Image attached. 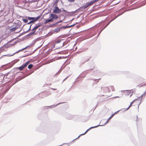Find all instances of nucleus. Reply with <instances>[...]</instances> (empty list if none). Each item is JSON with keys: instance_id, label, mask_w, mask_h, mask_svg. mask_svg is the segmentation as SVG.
Instances as JSON below:
<instances>
[{"instance_id": "nucleus-33", "label": "nucleus", "mask_w": 146, "mask_h": 146, "mask_svg": "<svg viewBox=\"0 0 146 146\" xmlns=\"http://www.w3.org/2000/svg\"><path fill=\"white\" fill-rule=\"evenodd\" d=\"M62 21H60L56 22V23L54 24V25H57L59 23H61L62 22Z\"/></svg>"}, {"instance_id": "nucleus-52", "label": "nucleus", "mask_w": 146, "mask_h": 146, "mask_svg": "<svg viewBox=\"0 0 146 146\" xmlns=\"http://www.w3.org/2000/svg\"><path fill=\"white\" fill-rule=\"evenodd\" d=\"M102 32V31L101 30V31L99 32V33H101V32Z\"/></svg>"}, {"instance_id": "nucleus-46", "label": "nucleus", "mask_w": 146, "mask_h": 146, "mask_svg": "<svg viewBox=\"0 0 146 146\" xmlns=\"http://www.w3.org/2000/svg\"><path fill=\"white\" fill-rule=\"evenodd\" d=\"M63 44L62 45V46H63L64 45V42H63Z\"/></svg>"}, {"instance_id": "nucleus-14", "label": "nucleus", "mask_w": 146, "mask_h": 146, "mask_svg": "<svg viewBox=\"0 0 146 146\" xmlns=\"http://www.w3.org/2000/svg\"><path fill=\"white\" fill-rule=\"evenodd\" d=\"M114 114H112L111 116L108 118L107 121L104 123V125H102L103 126L105 125L107 123H108L109 120H110L113 116Z\"/></svg>"}, {"instance_id": "nucleus-40", "label": "nucleus", "mask_w": 146, "mask_h": 146, "mask_svg": "<svg viewBox=\"0 0 146 146\" xmlns=\"http://www.w3.org/2000/svg\"><path fill=\"white\" fill-rule=\"evenodd\" d=\"M56 25H54V24H52V25H50V27H53V26H55Z\"/></svg>"}, {"instance_id": "nucleus-23", "label": "nucleus", "mask_w": 146, "mask_h": 146, "mask_svg": "<svg viewBox=\"0 0 146 146\" xmlns=\"http://www.w3.org/2000/svg\"><path fill=\"white\" fill-rule=\"evenodd\" d=\"M35 33V31H33V32H31V33H29V34H28L27 35V36H31L33 34H34Z\"/></svg>"}, {"instance_id": "nucleus-39", "label": "nucleus", "mask_w": 146, "mask_h": 146, "mask_svg": "<svg viewBox=\"0 0 146 146\" xmlns=\"http://www.w3.org/2000/svg\"><path fill=\"white\" fill-rule=\"evenodd\" d=\"M121 97H119V96H115V97H114V98H121Z\"/></svg>"}, {"instance_id": "nucleus-59", "label": "nucleus", "mask_w": 146, "mask_h": 146, "mask_svg": "<svg viewBox=\"0 0 146 146\" xmlns=\"http://www.w3.org/2000/svg\"><path fill=\"white\" fill-rule=\"evenodd\" d=\"M73 19H72L71 20V21H72V20Z\"/></svg>"}, {"instance_id": "nucleus-11", "label": "nucleus", "mask_w": 146, "mask_h": 146, "mask_svg": "<svg viewBox=\"0 0 146 146\" xmlns=\"http://www.w3.org/2000/svg\"><path fill=\"white\" fill-rule=\"evenodd\" d=\"M99 0H92L88 3V5L90 6L93 4L95 2H97Z\"/></svg>"}, {"instance_id": "nucleus-49", "label": "nucleus", "mask_w": 146, "mask_h": 146, "mask_svg": "<svg viewBox=\"0 0 146 146\" xmlns=\"http://www.w3.org/2000/svg\"><path fill=\"white\" fill-rule=\"evenodd\" d=\"M100 33H99L98 34V36H99V35H100Z\"/></svg>"}, {"instance_id": "nucleus-61", "label": "nucleus", "mask_w": 146, "mask_h": 146, "mask_svg": "<svg viewBox=\"0 0 146 146\" xmlns=\"http://www.w3.org/2000/svg\"><path fill=\"white\" fill-rule=\"evenodd\" d=\"M84 76H86V74H85L84 75Z\"/></svg>"}, {"instance_id": "nucleus-4", "label": "nucleus", "mask_w": 146, "mask_h": 146, "mask_svg": "<svg viewBox=\"0 0 146 146\" xmlns=\"http://www.w3.org/2000/svg\"><path fill=\"white\" fill-rule=\"evenodd\" d=\"M61 12V11L57 6L54 7L53 12L55 13H59Z\"/></svg>"}, {"instance_id": "nucleus-36", "label": "nucleus", "mask_w": 146, "mask_h": 146, "mask_svg": "<svg viewBox=\"0 0 146 146\" xmlns=\"http://www.w3.org/2000/svg\"><path fill=\"white\" fill-rule=\"evenodd\" d=\"M62 27V28H63V29H66V28H67V26H64V27Z\"/></svg>"}, {"instance_id": "nucleus-21", "label": "nucleus", "mask_w": 146, "mask_h": 146, "mask_svg": "<svg viewBox=\"0 0 146 146\" xmlns=\"http://www.w3.org/2000/svg\"><path fill=\"white\" fill-rule=\"evenodd\" d=\"M40 16H38L36 17H34V19L33 20L35 22L36 21L40 18Z\"/></svg>"}, {"instance_id": "nucleus-54", "label": "nucleus", "mask_w": 146, "mask_h": 146, "mask_svg": "<svg viewBox=\"0 0 146 146\" xmlns=\"http://www.w3.org/2000/svg\"><path fill=\"white\" fill-rule=\"evenodd\" d=\"M104 29V28H103V29H102L101 30V31H103Z\"/></svg>"}, {"instance_id": "nucleus-2", "label": "nucleus", "mask_w": 146, "mask_h": 146, "mask_svg": "<svg viewBox=\"0 0 146 146\" xmlns=\"http://www.w3.org/2000/svg\"><path fill=\"white\" fill-rule=\"evenodd\" d=\"M64 115L66 118L68 119H72L73 117V115L67 113H65L64 114Z\"/></svg>"}, {"instance_id": "nucleus-62", "label": "nucleus", "mask_w": 146, "mask_h": 146, "mask_svg": "<svg viewBox=\"0 0 146 146\" xmlns=\"http://www.w3.org/2000/svg\"><path fill=\"white\" fill-rule=\"evenodd\" d=\"M51 94V93H50V94Z\"/></svg>"}, {"instance_id": "nucleus-55", "label": "nucleus", "mask_w": 146, "mask_h": 146, "mask_svg": "<svg viewBox=\"0 0 146 146\" xmlns=\"http://www.w3.org/2000/svg\"><path fill=\"white\" fill-rule=\"evenodd\" d=\"M36 41V40H34L33 41V42H35Z\"/></svg>"}, {"instance_id": "nucleus-56", "label": "nucleus", "mask_w": 146, "mask_h": 146, "mask_svg": "<svg viewBox=\"0 0 146 146\" xmlns=\"http://www.w3.org/2000/svg\"><path fill=\"white\" fill-rule=\"evenodd\" d=\"M21 30H22V29H21V30H20V31H19V32H20L21 31Z\"/></svg>"}, {"instance_id": "nucleus-32", "label": "nucleus", "mask_w": 146, "mask_h": 146, "mask_svg": "<svg viewBox=\"0 0 146 146\" xmlns=\"http://www.w3.org/2000/svg\"><path fill=\"white\" fill-rule=\"evenodd\" d=\"M34 22H35L33 20H31V21L29 23H27V24H31V23H33Z\"/></svg>"}, {"instance_id": "nucleus-27", "label": "nucleus", "mask_w": 146, "mask_h": 146, "mask_svg": "<svg viewBox=\"0 0 146 146\" xmlns=\"http://www.w3.org/2000/svg\"><path fill=\"white\" fill-rule=\"evenodd\" d=\"M62 66L61 68H60V69L59 70V71L58 72H57L56 73V74H57L59 73L62 71Z\"/></svg>"}, {"instance_id": "nucleus-8", "label": "nucleus", "mask_w": 146, "mask_h": 146, "mask_svg": "<svg viewBox=\"0 0 146 146\" xmlns=\"http://www.w3.org/2000/svg\"><path fill=\"white\" fill-rule=\"evenodd\" d=\"M62 27L57 28H55L53 31L52 32L53 33H57L59 32L60 30Z\"/></svg>"}, {"instance_id": "nucleus-19", "label": "nucleus", "mask_w": 146, "mask_h": 146, "mask_svg": "<svg viewBox=\"0 0 146 146\" xmlns=\"http://www.w3.org/2000/svg\"><path fill=\"white\" fill-rule=\"evenodd\" d=\"M31 73H30L29 74H27L26 75L24 76H22L21 77V78L20 79V80H22V79L24 78H25L26 77H27V76H29V75H30Z\"/></svg>"}, {"instance_id": "nucleus-58", "label": "nucleus", "mask_w": 146, "mask_h": 146, "mask_svg": "<svg viewBox=\"0 0 146 146\" xmlns=\"http://www.w3.org/2000/svg\"><path fill=\"white\" fill-rule=\"evenodd\" d=\"M8 85V84H6L5 85Z\"/></svg>"}, {"instance_id": "nucleus-38", "label": "nucleus", "mask_w": 146, "mask_h": 146, "mask_svg": "<svg viewBox=\"0 0 146 146\" xmlns=\"http://www.w3.org/2000/svg\"><path fill=\"white\" fill-rule=\"evenodd\" d=\"M68 1H70V2H73L74 0H68Z\"/></svg>"}, {"instance_id": "nucleus-13", "label": "nucleus", "mask_w": 146, "mask_h": 146, "mask_svg": "<svg viewBox=\"0 0 146 146\" xmlns=\"http://www.w3.org/2000/svg\"><path fill=\"white\" fill-rule=\"evenodd\" d=\"M30 46H31V45H30V46H27L26 47H25V48H23V49H21V50H19L18 51H17V52H15V53H13V54L10 55V56H13V55H14L15 54V53H18V52H19V51H22V50H24V49H26L27 48V47H28Z\"/></svg>"}, {"instance_id": "nucleus-29", "label": "nucleus", "mask_w": 146, "mask_h": 146, "mask_svg": "<svg viewBox=\"0 0 146 146\" xmlns=\"http://www.w3.org/2000/svg\"><path fill=\"white\" fill-rule=\"evenodd\" d=\"M62 40H57L56 42L55 43V44L58 43L60 42Z\"/></svg>"}, {"instance_id": "nucleus-26", "label": "nucleus", "mask_w": 146, "mask_h": 146, "mask_svg": "<svg viewBox=\"0 0 146 146\" xmlns=\"http://www.w3.org/2000/svg\"><path fill=\"white\" fill-rule=\"evenodd\" d=\"M28 19L30 20H34V17H28Z\"/></svg>"}, {"instance_id": "nucleus-12", "label": "nucleus", "mask_w": 146, "mask_h": 146, "mask_svg": "<svg viewBox=\"0 0 146 146\" xmlns=\"http://www.w3.org/2000/svg\"><path fill=\"white\" fill-rule=\"evenodd\" d=\"M62 103H58V104H57L56 105H52V106H47L46 107V108H47V109H48L49 108H54L55 107H56V106H57V105H59L60 104H62Z\"/></svg>"}, {"instance_id": "nucleus-3", "label": "nucleus", "mask_w": 146, "mask_h": 146, "mask_svg": "<svg viewBox=\"0 0 146 146\" xmlns=\"http://www.w3.org/2000/svg\"><path fill=\"white\" fill-rule=\"evenodd\" d=\"M51 17V18L52 20L53 21L54 19H56L58 18V16L55 14H50L49 15V18Z\"/></svg>"}, {"instance_id": "nucleus-45", "label": "nucleus", "mask_w": 146, "mask_h": 146, "mask_svg": "<svg viewBox=\"0 0 146 146\" xmlns=\"http://www.w3.org/2000/svg\"><path fill=\"white\" fill-rule=\"evenodd\" d=\"M2 87L1 86V87H0V90H2L3 89V88H1Z\"/></svg>"}, {"instance_id": "nucleus-35", "label": "nucleus", "mask_w": 146, "mask_h": 146, "mask_svg": "<svg viewBox=\"0 0 146 146\" xmlns=\"http://www.w3.org/2000/svg\"><path fill=\"white\" fill-rule=\"evenodd\" d=\"M23 21L25 23H27L28 22V20L26 19H23Z\"/></svg>"}, {"instance_id": "nucleus-42", "label": "nucleus", "mask_w": 146, "mask_h": 146, "mask_svg": "<svg viewBox=\"0 0 146 146\" xmlns=\"http://www.w3.org/2000/svg\"><path fill=\"white\" fill-rule=\"evenodd\" d=\"M71 27H72V26H70V25L68 26H67V28H70Z\"/></svg>"}, {"instance_id": "nucleus-18", "label": "nucleus", "mask_w": 146, "mask_h": 146, "mask_svg": "<svg viewBox=\"0 0 146 146\" xmlns=\"http://www.w3.org/2000/svg\"><path fill=\"white\" fill-rule=\"evenodd\" d=\"M53 21L51 19H47L46 20L44 23L45 24L47 23L48 22H53Z\"/></svg>"}, {"instance_id": "nucleus-9", "label": "nucleus", "mask_w": 146, "mask_h": 146, "mask_svg": "<svg viewBox=\"0 0 146 146\" xmlns=\"http://www.w3.org/2000/svg\"><path fill=\"white\" fill-rule=\"evenodd\" d=\"M41 25V24H39L38 25H36L34 27L31 29V31H36V30L39 27H40Z\"/></svg>"}, {"instance_id": "nucleus-15", "label": "nucleus", "mask_w": 146, "mask_h": 146, "mask_svg": "<svg viewBox=\"0 0 146 146\" xmlns=\"http://www.w3.org/2000/svg\"><path fill=\"white\" fill-rule=\"evenodd\" d=\"M14 84H13L9 86H8L7 87L6 89L5 90L4 92V93H6V92L10 89V88H11V87Z\"/></svg>"}, {"instance_id": "nucleus-34", "label": "nucleus", "mask_w": 146, "mask_h": 146, "mask_svg": "<svg viewBox=\"0 0 146 146\" xmlns=\"http://www.w3.org/2000/svg\"><path fill=\"white\" fill-rule=\"evenodd\" d=\"M89 6L88 5V3H87V4L86 5L84 6V9H86Z\"/></svg>"}, {"instance_id": "nucleus-37", "label": "nucleus", "mask_w": 146, "mask_h": 146, "mask_svg": "<svg viewBox=\"0 0 146 146\" xmlns=\"http://www.w3.org/2000/svg\"><path fill=\"white\" fill-rule=\"evenodd\" d=\"M119 111H119H117L115 112L114 113V114H114V115L115 114H117V113H118Z\"/></svg>"}, {"instance_id": "nucleus-60", "label": "nucleus", "mask_w": 146, "mask_h": 146, "mask_svg": "<svg viewBox=\"0 0 146 146\" xmlns=\"http://www.w3.org/2000/svg\"><path fill=\"white\" fill-rule=\"evenodd\" d=\"M55 44H54V46H55Z\"/></svg>"}, {"instance_id": "nucleus-10", "label": "nucleus", "mask_w": 146, "mask_h": 146, "mask_svg": "<svg viewBox=\"0 0 146 146\" xmlns=\"http://www.w3.org/2000/svg\"><path fill=\"white\" fill-rule=\"evenodd\" d=\"M146 95V91L143 94H142L140 97L138 98H141V100H140V102L139 103V104L138 106H139V105L141 103V100L143 98H145V96Z\"/></svg>"}, {"instance_id": "nucleus-25", "label": "nucleus", "mask_w": 146, "mask_h": 146, "mask_svg": "<svg viewBox=\"0 0 146 146\" xmlns=\"http://www.w3.org/2000/svg\"><path fill=\"white\" fill-rule=\"evenodd\" d=\"M33 67V65L32 64H31L29 65L28 68L29 69H31Z\"/></svg>"}, {"instance_id": "nucleus-7", "label": "nucleus", "mask_w": 146, "mask_h": 146, "mask_svg": "<svg viewBox=\"0 0 146 146\" xmlns=\"http://www.w3.org/2000/svg\"><path fill=\"white\" fill-rule=\"evenodd\" d=\"M101 89L105 93L109 92V89L108 87H102L101 88Z\"/></svg>"}, {"instance_id": "nucleus-53", "label": "nucleus", "mask_w": 146, "mask_h": 146, "mask_svg": "<svg viewBox=\"0 0 146 146\" xmlns=\"http://www.w3.org/2000/svg\"><path fill=\"white\" fill-rule=\"evenodd\" d=\"M68 77H67L64 80V81Z\"/></svg>"}, {"instance_id": "nucleus-16", "label": "nucleus", "mask_w": 146, "mask_h": 146, "mask_svg": "<svg viewBox=\"0 0 146 146\" xmlns=\"http://www.w3.org/2000/svg\"><path fill=\"white\" fill-rule=\"evenodd\" d=\"M90 129H91L90 128V127L83 134H80V135H79V136L76 139H74V140H75V139H77L81 135H85L86 133H87V132L89 131V130H90Z\"/></svg>"}, {"instance_id": "nucleus-43", "label": "nucleus", "mask_w": 146, "mask_h": 146, "mask_svg": "<svg viewBox=\"0 0 146 146\" xmlns=\"http://www.w3.org/2000/svg\"><path fill=\"white\" fill-rule=\"evenodd\" d=\"M73 13V14H74L75 13V11L72 12H70V13Z\"/></svg>"}, {"instance_id": "nucleus-50", "label": "nucleus", "mask_w": 146, "mask_h": 146, "mask_svg": "<svg viewBox=\"0 0 146 146\" xmlns=\"http://www.w3.org/2000/svg\"><path fill=\"white\" fill-rule=\"evenodd\" d=\"M100 33H99L98 34V36H99V35H100Z\"/></svg>"}, {"instance_id": "nucleus-48", "label": "nucleus", "mask_w": 146, "mask_h": 146, "mask_svg": "<svg viewBox=\"0 0 146 146\" xmlns=\"http://www.w3.org/2000/svg\"><path fill=\"white\" fill-rule=\"evenodd\" d=\"M89 60V59H88V60H86V61H85V62H87V61H88Z\"/></svg>"}, {"instance_id": "nucleus-24", "label": "nucleus", "mask_w": 146, "mask_h": 146, "mask_svg": "<svg viewBox=\"0 0 146 146\" xmlns=\"http://www.w3.org/2000/svg\"><path fill=\"white\" fill-rule=\"evenodd\" d=\"M103 125H96V126H94V127H90V128L91 129H92V128H96V127H97L98 126H103Z\"/></svg>"}, {"instance_id": "nucleus-17", "label": "nucleus", "mask_w": 146, "mask_h": 146, "mask_svg": "<svg viewBox=\"0 0 146 146\" xmlns=\"http://www.w3.org/2000/svg\"><path fill=\"white\" fill-rule=\"evenodd\" d=\"M25 67H26L24 65V64H23L19 67V69L20 70H22Z\"/></svg>"}, {"instance_id": "nucleus-47", "label": "nucleus", "mask_w": 146, "mask_h": 146, "mask_svg": "<svg viewBox=\"0 0 146 146\" xmlns=\"http://www.w3.org/2000/svg\"><path fill=\"white\" fill-rule=\"evenodd\" d=\"M75 25V24H73V25H71V26H72H72H74V25Z\"/></svg>"}, {"instance_id": "nucleus-1", "label": "nucleus", "mask_w": 146, "mask_h": 146, "mask_svg": "<svg viewBox=\"0 0 146 146\" xmlns=\"http://www.w3.org/2000/svg\"><path fill=\"white\" fill-rule=\"evenodd\" d=\"M123 91H121V92ZM123 91L126 96H129L130 97L132 95L133 93H135V90H127Z\"/></svg>"}, {"instance_id": "nucleus-51", "label": "nucleus", "mask_w": 146, "mask_h": 146, "mask_svg": "<svg viewBox=\"0 0 146 146\" xmlns=\"http://www.w3.org/2000/svg\"><path fill=\"white\" fill-rule=\"evenodd\" d=\"M102 32V31L101 30V31L99 32V33H101V32Z\"/></svg>"}, {"instance_id": "nucleus-44", "label": "nucleus", "mask_w": 146, "mask_h": 146, "mask_svg": "<svg viewBox=\"0 0 146 146\" xmlns=\"http://www.w3.org/2000/svg\"><path fill=\"white\" fill-rule=\"evenodd\" d=\"M52 89H53V90H56V89H55V88H51Z\"/></svg>"}, {"instance_id": "nucleus-28", "label": "nucleus", "mask_w": 146, "mask_h": 146, "mask_svg": "<svg viewBox=\"0 0 146 146\" xmlns=\"http://www.w3.org/2000/svg\"><path fill=\"white\" fill-rule=\"evenodd\" d=\"M62 66L61 68H60V69L59 70V71L58 72H57L56 73V74H57L59 73L62 71Z\"/></svg>"}, {"instance_id": "nucleus-31", "label": "nucleus", "mask_w": 146, "mask_h": 146, "mask_svg": "<svg viewBox=\"0 0 146 146\" xmlns=\"http://www.w3.org/2000/svg\"><path fill=\"white\" fill-rule=\"evenodd\" d=\"M30 61H28L26 62L25 64H24V65L25 66V67H26L29 64V63Z\"/></svg>"}, {"instance_id": "nucleus-22", "label": "nucleus", "mask_w": 146, "mask_h": 146, "mask_svg": "<svg viewBox=\"0 0 146 146\" xmlns=\"http://www.w3.org/2000/svg\"><path fill=\"white\" fill-rule=\"evenodd\" d=\"M32 25H31L30 26V27L29 28V29H28V30H27V31H26V32H23V33L22 34H25V33H26L27 32H28L29 31L31 30V26Z\"/></svg>"}, {"instance_id": "nucleus-30", "label": "nucleus", "mask_w": 146, "mask_h": 146, "mask_svg": "<svg viewBox=\"0 0 146 146\" xmlns=\"http://www.w3.org/2000/svg\"><path fill=\"white\" fill-rule=\"evenodd\" d=\"M110 87H111V88L112 91H115V88L113 86H111Z\"/></svg>"}, {"instance_id": "nucleus-57", "label": "nucleus", "mask_w": 146, "mask_h": 146, "mask_svg": "<svg viewBox=\"0 0 146 146\" xmlns=\"http://www.w3.org/2000/svg\"><path fill=\"white\" fill-rule=\"evenodd\" d=\"M52 62V61H50V62H48V63H50V62Z\"/></svg>"}, {"instance_id": "nucleus-6", "label": "nucleus", "mask_w": 146, "mask_h": 146, "mask_svg": "<svg viewBox=\"0 0 146 146\" xmlns=\"http://www.w3.org/2000/svg\"><path fill=\"white\" fill-rule=\"evenodd\" d=\"M124 12H122L121 13V14L118 15H117V16H116L114 19H113L111 20L110 22H109L106 25V26H105L104 27V29H105L109 24L112 21H113V20H114V19H115L117 17H118V16H119L120 15H121L123 13H124Z\"/></svg>"}, {"instance_id": "nucleus-20", "label": "nucleus", "mask_w": 146, "mask_h": 146, "mask_svg": "<svg viewBox=\"0 0 146 146\" xmlns=\"http://www.w3.org/2000/svg\"><path fill=\"white\" fill-rule=\"evenodd\" d=\"M18 28L17 27H15L14 28H11L10 29V31L11 32H13L15 31Z\"/></svg>"}, {"instance_id": "nucleus-5", "label": "nucleus", "mask_w": 146, "mask_h": 146, "mask_svg": "<svg viewBox=\"0 0 146 146\" xmlns=\"http://www.w3.org/2000/svg\"><path fill=\"white\" fill-rule=\"evenodd\" d=\"M138 100V98H136L133 100L131 103L130 105L126 109H124L123 110H124V111H127L131 107L132 105L135 101Z\"/></svg>"}, {"instance_id": "nucleus-41", "label": "nucleus", "mask_w": 146, "mask_h": 146, "mask_svg": "<svg viewBox=\"0 0 146 146\" xmlns=\"http://www.w3.org/2000/svg\"><path fill=\"white\" fill-rule=\"evenodd\" d=\"M62 11H63L66 12L67 13H68V12H67L66 10H65L64 9H63V10H62Z\"/></svg>"}]
</instances>
